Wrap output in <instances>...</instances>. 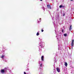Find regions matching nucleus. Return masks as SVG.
Here are the masks:
<instances>
[{
	"instance_id": "nucleus-1",
	"label": "nucleus",
	"mask_w": 74,
	"mask_h": 74,
	"mask_svg": "<svg viewBox=\"0 0 74 74\" xmlns=\"http://www.w3.org/2000/svg\"><path fill=\"white\" fill-rule=\"evenodd\" d=\"M1 73H5V70L4 69H1Z\"/></svg>"
},
{
	"instance_id": "nucleus-2",
	"label": "nucleus",
	"mask_w": 74,
	"mask_h": 74,
	"mask_svg": "<svg viewBox=\"0 0 74 74\" xmlns=\"http://www.w3.org/2000/svg\"><path fill=\"white\" fill-rule=\"evenodd\" d=\"M71 46L72 47H73L74 46V40H72Z\"/></svg>"
},
{
	"instance_id": "nucleus-3",
	"label": "nucleus",
	"mask_w": 74,
	"mask_h": 74,
	"mask_svg": "<svg viewBox=\"0 0 74 74\" xmlns=\"http://www.w3.org/2000/svg\"><path fill=\"white\" fill-rule=\"evenodd\" d=\"M57 71L58 72V73H60V69L59 68H56Z\"/></svg>"
},
{
	"instance_id": "nucleus-4",
	"label": "nucleus",
	"mask_w": 74,
	"mask_h": 74,
	"mask_svg": "<svg viewBox=\"0 0 74 74\" xmlns=\"http://www.w3.org/2000/svg\"><path fill=\"white\" fill-rule=\"evenodd\" d=\"M59 7L60 8H64V7H65V6H63L62 5H60L59 6Z\"/></svg>"
},
{
	"instance_id": "nucleus-5",
	"label": "nucleus",
	"mask_w": 74,
	"mask_h": 74,
	"mask_svg": "<svg viewBox=\"0 0 74 74\" xmlns=\"http://www.w3.org/2000/svg\"><path fill=\"white\" fill-rule=\"evenodd\" d=\"M47 7L48 8H49L50 9H51V7L50 5H47Z\"/></svg>"
},
{
	"instance_id": "nucleus-6",
	"label": "nucleus",
	"mask_w": 74,
	"mask_h": 74,
	"mask_svg": "<svg viewBox=\"0 0 74 74\" xmlns=\"http://www.w3.org/2000/svg\"><path fill=\"white\" fill-rule=\"evenodd\" d=\"M41 58L42 59V61H44V56H42Z\"/></svg>"
},
{
	"instance_id": "nucleus-7",
	"label": "nucleus",
	"mask_w": 74,
	"mask_h": 74,
	"mask_svg": "<svg viewBox=\"0 0 74 74\" xmlns=\"http://www.w3.org/2000/svg\"><path fill=\"white\" fill-rule=\"evenodd\" d=\"M65 65L66 67L67 66V63L66 62H65Z\"/></svg>"
},
{
	"instance_id": "nucleus-8",
	"label": "nucleus",
	"mask_w": 74,
	"mask_h": 74,
	"mask_svg": "<svg viewBox=\"0 0 74 74\" xmlns=\"http://www.w3.org/2000/svg\"><path fill=\"white\" fill-rule=\"evenodd\" d=\"M71 25L70 26V28L69 29V30H71V29H72V28L71 27Z\"/></svg>"
},
{
	"instance_id": "nucleus-9",
	"label": "nucleus",
	"mask_w": 74,
	"mask_h": 74,
	"mask_svg": "<svg viewBox=\"0 0 74 74\" xmlns=\"http://www.w3.org/2000/svg\"><path fill=\"white\" fill-rule=\"evenodd\" d=\"M64 36L65 37H66V36H67V34H64Z\"/></svg>"
},
{
	"instance_id": "nucleus-10",
	"label": "nucleus",
	"mask_w": 74,
	"mask_h": 74,
	"mask_svg": "<svg viewBox=\"0 0 74 74\" xmlns=\"http://www.w3.org/2000/svg\"><path fill=\"white\" fill-rule=\"evenodd\" d=\"M4 55H3L1 57V58H2V59H3V58H4Z\"/></svg>"
},
{
	"instance_id": "nucleus-11",
	"label": "nucleus",
	"mask_w": 74,
	"mask_h": 74,
	"mask_svg": "<svg viewBox=\"0 0 74 74\" xmlns=\"http://www.w3.org/2000/svg\"><path fill=\"white\" fill-rule=\"evenodd\" d=\"M39 32H38L36 34V36H39Z\"/></svg>"
},
{
	"instance_id": "nucleus-12",
	"label": "nucleus",
	"mask_w": 74,
	"mask_h": 74,
	"mask_svg": "<svg viewBox=\"0 0 74 74\" xmlns=\"http://www.w3.org/2000/svg\"><path fill=\"white\" fill-rule=\"evenodd\" d=\"M41 32H44V30H43V29H41Z\"/></svg>"
},
{
	"instance_id": "nucleus-13",
	"label": "nucleus",
	"mask_w": 74,
	"mask_h": 74,
	"mask_svg": "<svg viewBox=\"0 0 74 74\" xmlns=\"http://www.w3.org/2000/svg\"><path fill=\"white\" fill-rule=\"evenodd\" d=\"M62 33H63V32H64V30H63V29L62 30Z\"/></svg>"
},
{
	"instance_id": "nucleus-14",
	"label": "nucleus",
	"mask_w": 74,
	"mask_h": 74,
	"mask_svg": "<svg viewBox=\"0 0 74 74\" xmlns=\"http://www.w3.org/2000/svg\"><path fill=\"white\" fill-rule=\"evenodd\" d=\"M40 67H42V64H40Z\"/></svg>"
},
{
	"instance_id": "nucleus-15",
	"label": "nucleus",
	"mask_w": 74,
	"mask_h": 74,
	"mask_svg": "<svg viewBox=\"0 0 74 74\" xmlns=\"http://www.w3.org/2000/svg\"><path fill=\"white\" fill-rule=\"evenodd\" d=\"M24 74H26V72H24Z\"/></svg>"
},
{
	"instance_id": "nucleus-16",
	"label": "nucleus",
	"mask_w": 74,
	"mask_h": 74,
	"mask_svg": "<svg viewBox=\"0 0 74 74\" xmlns=\"http://www.w3.org/2000/svg\"><path fill=\"white\" fill-rule=\"evenodd\" d=\"M64 15H65L64 14H63V16H64Z\"/></svg>"
},
{
	"instance_id": "nucleus-17",
	"label": "nucleus",
	"mask_w": 74,
	"mask_h": 74,
	"mask_svg": "<svg viewBox=\"0 0 74 74\" xmlns=\"http://www.w3.org/2000/svg\"><path fill=\"white\" fill-rule=\"evenodd\" d=\"M40 0V1H42V0Z\"/></svg>"
},
{
	"instance_id": "nucleus-18",
	"label": "nucleus",
	"mask_w": 74,
	"mask_h": 74,
	"mask_svg": "<svg viewBox=\"0 0 74 74\" xmlns=\"http://www.w3.org/2000/svg\"><path fill=\"white\" fill-rule=\"evenodd\" d=\"M39 19H40V20H41V18H40Z\"/></svg>"
},
{
	"instance_id": "nucleus-19",
	"label": "nucleus",
	"mask_w": 74,
	"mask_h": 74,
	"mask_svg": "<svg viewBox=\"0 0 74 74\" xmlns=\"http://www.w3.org/2000/svg\"><path fill=\"white\" fill-rule=\"evenodd\" d=\"M41 20H40V22H41Z\"/></svg>"
},
{
	"instance_id": "nucleus-20",
	"label": "nucleus",
	"mask_w": 74,
	"mask_h": 74,
	"mask_svg": "<svg viewBox=\"0 0 74 74\" xmlns=\"http://www.w3.org/2000/svg\"><path fill=\"white\" fill-rule=\"evenodd\" d=\"M71 1H73V0H71Z\"/></svg>"
},
{
	"instance_id": "nucleus-21",
	"label": "nucleus",
	"mask_w": 74,
	"mask_h": 74,
	"mask_svg": "<svg viewBox=\"0 0 74 74\" xmlns=\"http://www.w3.org/2000/svg\"><path fill=\"white\" fill-rule=\"evenodd\" d=\"M71 49H73V47H72V48H71Z\"/></svg>"
}]
</instances>
